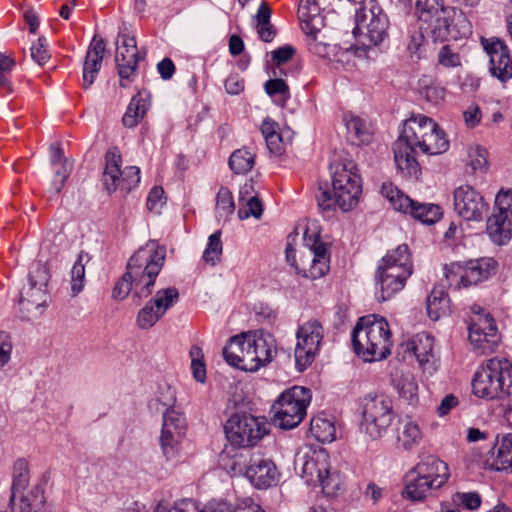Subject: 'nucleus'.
<instances>
[{"mask_svg": "<svg viewBox=\"0 0 512 512\" xmlns=\"http://www.w3.org/2000/svg\"><path fill=\"white\" fill-rule=\"evenodd\" d=\"M449 148L445 132L430 117L422 114L405 120L400 136L393 145L394 161L404 176L416 175L419 165L416 155H439Z\"/></svg>", "mask_w": 512, "mask_h": 512, "instance_id": "nucleus-1", "label": "nucleus"}, {"mask_svg": "<svg viewBox=\"0 0 512 512\" xmlns=\"http://www.w3.org/2000/svg\"><path fill=\"white\" fill-rule=\"evenodd\" d=\"M355 354L365 362L381 361L391 354L392 333L388 321L376 314L360 317L352 331Z\"/></svg>", "mask_w": 512, "mask_h": 512, "instance_id": "nucleus-2", "label": "nucleus"}, {"mask_svg": "<svg viewBox=\"0 0 512 512\" xmlns=\"http://www.w3.org/2000/svg\"><path fill=\"white\" fill-rule=\"evenodd\" d=\"M449 478L446 462L435 455L424 456L406 472L402 496L411 502H424L442 489Z\"/></svg>", "mask_w": 512, "mask_h": 512, "instance_id": "nucleus-3", "label": "nucleus"}, {"mask_svg": "<svg viewBox=\"0 0 512 512\" xmlns=\"http://www.w3.org/2000/svg\"><path fill=\"white\" fill-rule=\"evenodd\" d=\"M333 195L327 189H319L316 195L318 206L322 210L338 207L347 212L352 210L359 201L362 192V181L357 165L352 160L331 165Z\"/></svg>", "mask_w": 512, "mask_h": 512, "instance_id": "nucleus-4", "label": "nucleus"}, {"mask_svg": "<svg viewBox=\"0 0 512 512\" xmlns=\"http://www.w3.org/2000/svg\"><path fill=\"white\" fill-rule=\"evenodd\" d=\"M165 258L166 247L155 240L146 242L129 258L126 271L134 280L137 298L151 295Z\"/></svg>", "mask_w": 512, "mask_h": 512, "instance_id": "nucleus-5", "label": "nucleus"}, {"mask_svg": "<svg viewBox=\"0 0 512 512\" xmlns=\"http://www.w3.org/2000/svg\"><path fill=\"white\" fill-rule=\"evenodd\" d=\"M305 250L297 259L296 250L288 242L285 249L287 262L295 268L297 274L308 279H319L329 271L330 257L325 243L316 231L307 228L304 233Z\"/></svg>", "mask_w": 512, "mask_h": 512, "instance_id": "nucleus-6", "label": "nucleus"}, {"mask_svg": "<svg viewBox=\"0 0 512 512\" xmlns=\"http://www.w3.org/2000/svg\"><path fill=\"white\" fill-rule=\"evenodd\" d=\"M512 366L506 360L489 359L479 367L472 379V392L475 396L493 400L511 393Z\"/></svg>", "mask_w": 512, "mask_h": 512, "instance_id": "nucleus-7", "label": "nucleus"}, {"mask_svg": "<svg viewBox=\"0 0 512 512\" xmlns=\"http://www.w3.org/2000/svg\"><path fill=\"white\" fill-rule=\"evenodd\" d=\"M354 3L359 5L355 10L354 36L359 37L363 45L375 47L388 45L390 22L386 13L375 5L368 8L364 0ZM369 4H372V1Z\"/></svg>", "mask_w": 512, "mask_h": 512, "instance_id": "nucleus-8", "label": "nucleus"}, {"mask_svg": "<svg viewBox=\"0 0 512 512\" xmlns=\"http://www.w3.org/2000/svg\"><path fill=\"white\" fill-rule=\"evenodd\" d=\"M360 432L372 440L382 438L394 419L393 404L384 394L369 393L361 399Z\"/></svg>", "mask_w": 512, "mask_h": 512, "instance_id": "nucleus-9", "label": "nucleus"}, {"mask_svg": "<svg viewBox=\"0 0 512 512\" xmlns=\"http://www.w3.org/2000/svg\"><path fill=\"white\" fill-rule=\"evenodd\" d=\"M311 398V391L302 386L283 391L272 406L275 424L285 430L297 427L306 416Z\"/></svg>", "mask_w": 512, "mask_h": 512, "instance_id": "nucleus-10", "label": "nucleus"}, {"mask_svg": "<svg viewBox=\"0 0 512 512\" xmlns=\"http://www.w3.org/2000/svg\"><path fill=\"white\" fill-rule=\"evenodd\" d=\"M224 430L231 445L238 448L253 447L270 431L264 417L246 412L233 413L225 423Z\"/></svg>", "mask_w": 512, "mask_h": 512, "instance_id": "nucleus-11", "label": "nucleus"}, {"mask_svg": "<svg viewBox=\"0 0 512 512\" xmlns=\"http://www.w3.org/2000/svg\"><path fill=\"white\" fill-rule=\"evenodd\" d=\"M497 266L491 257L452 262L444 266V275L451 288H467L489 279L496 273Z\"/></svg>", "mask_w": 512, "mask_h": 512, "instance_id": "nucleus-12", "label": "nucleus"}, {"mask_svg": "<svg viewBox=\"0 0 512 512\" xmlns=\"http://www.w3.org/2000/svg\"><path fill=\"white\" fill-rule=\"evenodd\" d=\"M381 194L395 211L408 214L423 224H434L443 215L439 205L414 201L390 182L382 184Z\"/></svg>", "mask_w": 512, "mask_h": 512, "instance_id": "nucleus-13", "label": "nucleus"}, {"mask_svg": "<svg viewBox=\"0 0 512 512\" xmlns=\"http://www.w3.org/2000/svg\"><path fill=\"white\" fill-rule=\"evenodd\" d=\"M468 339L477 354H490L500 342L497 324L488 312L478 307L473 310L468 323Z\"/></svg>", "mask_w": 512, "mask_h": 512, "instance_id": "nucleus-14", "label": "nucleus"}, {"mask_svg": "<svg viewBox=\"0 0 512 512\" xmlns=\"http://www.w3.org/2000/svg\"><path fill=\"white\" fill-rule=\"evenodd\" d=\"M122 158L117 148L107 151L105 155V170L103 184L109 193L120 189L130 192L140 182V169L136 166H127L121 169Z\"/></svg>", "mask_w": 512, "mask_h": 512, "instance_id": "nucleus-15", "label": "nucleus"}, {"mask_svg": "<svg viewBox=\"0 0 512 512\" xmlns=\"http://www.w3.org/2000/svg\"><path fill=\"white\" fill-rule=\"evenodd\" d=\"M324 328L317 319H310L299 325L296 332L295 361L300 371L306 369L320 351Z\"/></svg>", "mask_w": 512, "mask_h": 512, "instance_id": "nucleus-16", "label": "nucleus"}, {"mask_svg": "<svg viewBox=\"0 0 512 512\" xmlns=\"http://www.w3.org/2000/svg\"><path fill=\"white\" fill-rule=\"evenodd\" d=\"M178 301L179 291L175 287L159 289L138 311L137 327L141 330L151 329Z\"/></svg>", "mask_w": 512, "mask_h": 512, "instance_id": "nucleus-17", "label": "nucleus"}, {"mask_svg": "<svg viewBox=\"0 0 512 512\" xmlns=\"http://www.w3.org/2000/svg\"><path fill=\"white\" fill-rule=\"evenodd\" d=\"M247 363L248 372H257L270 364L277 355V343L273 335L262 330L248 331Z\"/></svg>", "mask_w": 512, "mask_h": 512, "instance_id": "nucleus-18", "label": "nucleus"}, {"mask_svg": "<svg viewBox=\"0 0 512 512\" xmlns=\"http://www.w3.org/2000/svg\"><path fill=\"white\" fill-rule=\"evenodd\" d=\"M344 7V0H301L298 7V18L302 30L315 37L324 27V16L321 12H336Z\"/></svg>", "mask_w": 512, "mask_h": 512, "instance_id": "nucleus-19", "label": "nucleus"}, {"mask_svg": "<svg viewBox=\"0 0 512 512\" xmlns=\"http://www.w3.org/2000/svg\"><path fill=\"white\" fill-rule=\"evenodd\" d=\"M145 58V52L141 53L137 48L134 36L120 33L115 62L120 78V86L127 87L136 76L139 62Z\"/></svg>", "mask_w": 512, "mask_h": 512, "instance_id": "nucleus-20", "label": "nucleus"}, {"mask_svg": "<svg viewBox=\"0 0 512 512\" xmlns=\"http://www.w3.org/2000/svg\"><path fill=\"white\" fill-rule=\"evenodd\" d=\"M187 425L185 417L175 409L165 411L160 435V446L166 459H173L179 451Z\"/></svg>", "mask_w": 512, "mask_h": 512, "instance_id": "nucleus-21", "label": "nucleus"}, {"mask_svg": "<svg viewBox=\"0 0 512 512\" xmlns=\"http://www.w3.org/2000/svg\"><path fill=\"white\" fill-rule=\"evenodd\" d=\"M481 44L490 58V71L502 82L512 78V59L508 46L497 37L481 38Z\"/></svg>", "mask_w": 512, "mask_h": 512, "instance_id": "nucleus-22", "label": "nucleus"}, {"mask_svg": "<svg viewBox=\"0 0 512 512\" xmlns=\"http://www.w3.org/2000/svg\"><path fill=\"white\" fill-rule=\"evenodd\" d=\"M454 208L467 221H479L488 209L483 196L469 185L454 191Z\"/></svg>", "mask_w": 512, "mask_h": 512, "instance_id": "nucleus-23", "label": "nucleus"}, {"mask_svg": "<svg viewBox=\"0 0 512 512\" xmlns=\"http://www.w3.org/2000/svg\"><path fill=\"white\" fill-rule=\"evenodd\" d=\"M406 350L413 353L424 373L432 375L436 371L434 338L430 334L425 332L416 334L407 342Z\"/></svg>", "mask_w": 512, "mask_h": 512, "instance_id": "nucleus-24", "label": "nucleus"}, {"mask_svg": "<svg viewBox=\"0 0 512 512\" xmlns=\"http://www.w3.org/2000/svg\"><path fill=\"white\" fill-rule=\"evenodd\" d=\"M301 465V477L309 485H317L323 473L329 472V455L323 450L305 453L298 459Z\"/></svg>", "mask_w": 512, "mask_h": 512, "instance_id": "nucleus-25", "label": "nucleus"}, {"mask_svg": "<svg viewBox=\"0 0 512 512\" xmlns=\"http://www.w3.org/2000/svg\"><path fill=\"white\" fill-rule=\"evenodd\" d=\"M105 52V42L102 38L93 37L83 63L82 87L89 88L98 76L102 66L103 56Z\"/></svg>", "mask_w": 512, "mask_h": 512, "instance_id": "nucleus-26", "label": "nucleus"}, {"mask_svg": "<svg viewBox=\"0 0 512 512\" xmlns=\"http://www.w3.org/2000/svg\"><path fill=\"white\" fill-rule=\"evenodd\" d=\"M246 477L257 488H268L278 480V471L270 459L252 460L245 470Z\"/></svg>", "mask_w": 512, "mask_h": 512, "instance_id": "nucleus-27", "label": "nucleus"}, {"mask_svg": "<svg viewBox=\"0 0 512 512\" xmlns=\"http://www.w3.org/2000/svg\"><path fill=\"white\" fill-rule=\"evenodd\" d=\"M452 16H456V9L448 6L436 15H432L430 20L419 22L423 24L427 36L434 41H445L452 34Z\"/></svg>", "mask_w": 512, "mask_h": 512, "instance_id": "nucleus-28", "label": "nucleus"}, {"mask_svg": "<svg viewBox=\"0 0 512 512\" xmlns=\"http://www.w3.org/2000/svg\"><path fill=\"white\" fill-rule=\"evenodd\" d=\"M246 345V332L231 337L223 348V357L230 366L248 372Z\"/></svg>", "mask_w": 512, "mask_h": 512, "instance_id": "nucleus-29", "label": "nucleus"}, {"mask_svg": "<svg viewBox=\"0 0 512 512\" xmlns=\"http://www.w3.org/2000/svg\"><path fill=\"white\" fill-rule=\"evenodd\" d=\"M491 452V467L493 469L512 471V434L497 436Z\"/></svg>", "mask_w": 512, "mask_h": 512, "instance_id": "nucleus-30", "label": "nucleus"}, {"mask_svg": "<svg viewBox=\"0 0 512 512\" xmlns=\"http://www.w3.org/2000/svg\"><path fill=\"white\" fill-rule=\"evenodd\" d=\"M44 503V490L40 486L18 493L17 499L10 502L14 512H39Z\"/></svg>", "mask_w": 512, "mask_h": 512, "instance_id": "nucleus-31", "label": "nucleus"}, {"mask_svg": "<svg viewBox=\"0 0 512 512\" xmlns=\"http://www.w3.org/2000/svg\"><path fill=\"white\" fill-rule=\"evenodd\" d=\"M343 121L347 129L348 139L356 145L367 144L371 140V132L366 121L352 113H345Z\"/></svg>", "mask_w": 512, "mask_h": 512, "instance_id": "nucleus-32", "label": "nucleus"}, {"mask_svg": "<svg viewBox=\"0 0 512 512\" xmlns=\"http://www.w3.org/2000/svg\"><path fill=\"white\" fill-rule=\"evenodd\" d=\"M512 218L496 212L487 221V234L491 240L503 245L510 239Z\"/></svg>", "mask_w": 512, "mask_h": 512, "instance_id": "nucleus-33", "label": "nucleus"}, {"mask_svg": "<svg viewBox=\"0 0 512 512\" xmlns=\"http://www.w3.org/2000/svg\"><path fill=\"white\" fill-rule=\"evenodd\" d=\"M150 107V101L142 92H138L130 101L125 114L122 117V123L127 128H133L144 118Z\"/></svg>", "mask_w": 512, "mask_h": 512, "instance_id": "nucleus-34", "label": "nucleus"}, {"mask_svg": "<svg viewBox=\"0 0 512 512\" xmlns=\"http://www.w3.org/2000/svg\"><path fill=\"white\" fill-rule=\"evenodd\" d=\"M427 313L431 320L437 321L450 313V299L441 287L432 289L427 298Z\"/></svg>", "mask_w": 512, "mask_h": 512, "instance_id": "nucleus-35", "label": "nucleus"}, {"mask_svg": "<svg viewBox=\"0 0 512 512\" xmlns=\"http://www.w3.org/2000/svg\"><path fill=\"white\" fill-rule=\"evenodd\" d=\"M409 277L401 276V274L397 275H387L385 274H375V280L378 285H380V296L378 299L380 301H386L390 299L394 294L401 291L406 281Z\"/></svg>", "mask_w": 512, "mask_h": 512, "instance_id": "nucleus-36", "label": "nucleus"}, {"mask_svg": "<svg viewBox=\"0 0 512 512\" xmlns=\"http://www.w3.org/2000/svg\"><path fill=\"white\" fill-rule=\"evenodd\" d=\"M47 301L46 287H40L35 283H28L21 292L20 306L27 312L42 307Z\"/></svg>", "mask_w": 512, "mask_h": 512, "instance_id": "nucleus-37", "label": "nucleus"}, {"mask_svg": "<svg viewBox=\"0 0 512 512\" xmlns=\"http://www.w3.org/2000/svg\"><path fill=\"white\" fill-rule=\"evenodd\" d=\"M395 388L399 396L409 404H415L418 400V384L411 372H402L395 380Z\"/></svg>", "mask_w": 512, "mask_h": 512, "instance_id": "nucleus-38", "label": "nucleus"}, {"mask_svg": "<svg viewBox=\"0 0 512 512\" xmlns=\"http://www.w3.org/2000/svg\"><path fill=\"white\" fill-rule=\"evenodd\" d=\"M310 431L322 443H330L336 438L334 422L323 416H316L311 419Z\"/></svg>", "mask_w": 512, "mask_h": 512, "instance_id": "nucleus-39", "label": "nucleus"}, {"mask_svg": "<svg viewBox=\"0 0 512 512\" xmlns=\"http://www.w3.org/2000/svg\"><path fill=\"white\" fill-rule=\"evenodd\" d=\"M28 463L25 459H17L13 465V481L10 502L17 499L18 493L25 491L29 484Z\"/></svg>", "mask_w": 512, "mask_h": 512, "instance_id": "nucleus-40", "label": "nucleus"}, {"mask_svg": "<svg viewBox=\"0 0 512 512\" xmlns=\"http://www.w3.org/2000/svg\"><path fill=\"white\" fill-rule=\"evenodd\" d=\"M271 9L269 5L263 1L257 11V32L261 40L264 42H271L276 34L273 25L270 23Z\"/></svg>", "mask_w": 512, "mask_h": 512, "instance_id": "nucleus-41", "label": "nucleus"}, {"mask_svg": "<svg viewBox=\"0 0 512 512\" xmlns=\"http://www.w3.org/2000/svg\"><path fill=\"white\" fill-rule=\"evenodd\" d=\"M388 266L401 265L408 270H413V264L409 248L406 244H401L397 248L390 250L379 262Z\"/></svg>", "mask_w": 512, "mask_h": 512, "instance_id": "nucleus-42", "label": "nucleus"}, {"mask_svg": "<svg viewBox=\"0 0 512 512\" xmlns=\"http://www.w3.org/2000/svg\"><path fill=\"white\" fill-rule=\"evenodd\" d=\"M254 155L246 149L234 151L229 158V166L236 174L249 172L254 165Z\"/></svg>", "mask_w": 512, "mask_h": 512, "instance_id": "nucleus-43", "label": "nucleus"}, {"mask_svg": "<svg viewBox=\"0 0 512 512\" xmlns=\"http://www.w3.org/2000/svg\"><path fill=\"white\" fill-rule=\"evenodd\" d=\"M189 356L191 358V372L193 378L199 383H205L207 379V372L202 348L198 345H193L190 348Z\"/></svg>", "mask_w": 512, "mask_h": 512, "instance_id": "nucleus-44", "label": "nucleus"}, {"mask_svg": "<svg viewBox=\"0 0 512 512\" xmlns=\"http://www.w3.org/2000/svg\"><path fill=\"white\" fill-rule=\"evenodd\" d=\"M223 246L221 241V231H215L208 238L206 248L203 252L202 259L205 263L215 266L220 262Z\"/></svg>", "mask_w": 512, "mask_h": 512, "instance_id": "nucleus-45", "label": "nucleus"}, {"mask_svg": "<svg viewBox=\"0 0 512 512\" xmlns=\"http://www.w3.org/2000/svg\"><path fill=\"white\" fill-rule=\"evenodd\" d=\"M264 89L274 99V102L281 106L285 105L290 97L289 87L283 79H269L264 84Z\"/></svg>", "mask_w": 512, "mask_h": 512, "instance_id": "nucleus-46", "label": "nucleus"}, {"mask_svg": "<svg viewBox=\"0 0 512 512\" xmlns=\"http://www.w3.org/2000/svg\"><path fill=\"white\" fill-rule=\"evenodd\" d=\"M216 215L219 219L227 220L235 210V204L231 191L227 187H221L216 197Z\"/></svg>", "mask_w": 512, "mask_h": 512, "instance_id": "nucleus-47", "label": "nucleus"}, {"mask_svg": "<svg viewBox=\"0 0 512 512\" xmlns=\"http://www.w3.org/2000/svg\"><path fill=\"white\" fill-rule=\"evenodd\" d=\"M317 485L321 486L322 492L328 497H334L338 494L342 487V478L339 472L331 471L323 473L321 479L317 481Z\"/></svg>", "mask_w": 512, "mask_h": 512, "instance_id": "nucleus-48", "label": "nucleus"}, {"mask_svg": "<svg viewBox=\"0 0 512 512\" xmlns=\"http://www.w3.org/2000/svg\"><path fill=\"white\" fill-rule=\"evenodd\" d=\"M83 259L84 255L83 253H80L70 272L72 296H77L81 293L85 286V264Z\"/></svg>", "mask_w": 512, "mask_h": 512, "instance_id": "nucleus-49", "label": "nucleus"}, {"mask_svg": "<svg viewBox=\"0 0 512 512\" xmlns=\"http://www.w3.org/2000/svg\"><path fill=\"white\" fill-rule=\"evenodd\" d=\"M422 439V432L419 426L414 422H407L399 436V441L406 450H411L417 446Z\"/></svg>", "mask_w": 512, "mask_h": 512, "instance_id": "nucleus-50", "label": "nucleus"}, {"mask_svg": "<svg viewBox=\"0 0 512 512\" xmlns=\"http://www.w3.org/2000/svg\"><path fill=\"white\" fill-rule=\"evenodd\" d=\"M416 7L419 21H427L447 6L444 5L443 0H417Z\"/></svg>", "mask_w": 512, "mask_h": 512, "instance_id": "nucleus-51", "label": "nucleus"}, {"mask_svg": "<svg viewBox=\"0 0 512 512\" xmlns=\"http://www.w3.org/2000/svg\"><path fill=\"white\" fill-rule=\"evenodd\" d=\"M452 503L467 510H477L482 503L481 496L477 492H456L452 495Z\"/></svg>", "mask_w": 512, "mask_h": 512, "instance_id": "nucleus-52", "label": "nucleus"}, {"mask_svg": "<svg viewBox=\"0 0 512 512\" xmlns=\"http://www.w3.org/2000/svg\"><path fill=\"white\" fill-rule=\"evenodd\" d=\"M451 20H453L451 37L466 38L472 34V24L462 11H456V16H452Z\"/></svg>", "mask_w": 512, "mask_h": 512, "instance_id": "nucleus-53", "label": "nucleus"}, {"mask_svg": "<svg viewBox=\"0 0 512 512\" xmlns=\"http://www.w3.org/2000/svg\"><path fill=\"white\" fill-rule=\"evenodd\" d=\"M130 292H133V297L135 296V285L134 280L126 271L122 277L115 283L114 288L112 290V297L115 300H124Z\"/></svg>", "mask_w": 512, "mask_h": 512, "instance_id": "nucleus-54", "label": "nucleus"}, {"mask_svg": "<svg viewBox=\"0 0 512 512\" xmlns=\"http://www.w3.org/2000/svg\"><path fill=\"white\" fill-rule=\"evenodd\" d=\"M50 274L47 266L40 261L33 262L29 269L28 283H35L40 287H46Z\"/></svg>", "mask_w": 512, "mask_h": 512, "instance_id": "nucleus-55", "label": "nucleus"}, {"mask_svg": "<svg viewBox=\"0 0 512 512\" xmlns=\"http://www.w3.org/2000/svg\"><path fill=\"white\" fill-rule=\"evenodd\" d=\"M295 49L290 45H285L277 48L272 52V61L276 65L273 69L274 76L282 74L283 70L281 66L287 63L294 55Z\"/></svg>", "mask_w": 512, "mask_h": 512, "instance_id": "nucleus-56", "label": "nucleus"}, {"mask_svg": "<svg viewBox=\"0 0 512 512\" xmlns=\"http://www.w3.org/2000/svg\"><path fill=\"white\" fill-rule=\"evenodd\" d=\"M469 166L473 172L484 171L487 166V151L482 147L470 148L468 152Z\"/></svg>", "mask_w": 512, "mask_h": 512, "instance_id": "nucleus-57", "label": "nucleus"}, {"mask_svg": "<svg viewBox=\"0 0 512 512\" xmlns=\"http://www.w3.org/2000/svg\"><path fill=\"white\" fill-rule=\"evenodd\" d=\"M262 213L263 205L256 196H252L249 199H247L246 207H241L238 210V216L242 220L247 219L250 216L260 218Z\"/></svg>", "mask_w": 512, "mask_h": 512, "instance_id": "nucleus-58", "label": "nucleus"}, {"mask_svg": "<svg viewBox=\"0 0 512 512\" xmlns=\"http://www.w3.org/2000/svg\"><path fill=\"white\" fill-rule=\"evenodd\" d=\"M498 213L512 218V190H500L495 198Z\"/></svg>", "mask_w": 512, "mask_h": 512, "instance_id": "nucleus-59", "label": "nucleus"}, {"mask_svg": "<svg viewBox=\"0 0 512 512\" xmlns=\"http://www.w3.org/2000/svg\"><path fill=\"white\" fill-rule=\"evenodd\" d=\"M438 62L445 68H455L461 65L458 53L453 52L450 46L444 45L438 52Z\"/></svg>", "mask_w": 512, "mask_h": 512, "instance_id": "nucleus-60", "label": "nucleus"}, {"mask_svg": "<svg viewBox=\"0 0 512 512\" xmlns=\"http://www.w3.org/2000/svg\"><path fill=\"white\" fill-rule=\"evenodd\" d=\"M30 50L32 59L39 65H44L50 59L45 38H39L37 42L33 43Z\"/></svg>", "mask_w": 512, "mask_h": 512, "instance_id": "nucleus-61", "label": "nucleus"}, {"mask_svg": "<svg viewBox=\"0 0 512 512\" xmlns=\"http://www.w3.org/2000/svg\"><path fill=\"white\" fill-rule=\"evenodd\" d=\"M15 66V61L0 53V86L10 91V82L7 78V73L11 72Z\"/></svg>", "mask_w": 512, "mask_h": 512, "instance_id": "nucleus-62", "label": "nucleus"}, {"mask_svg": "<svg viewBox=\"0 0 512 512\" xmlns=\"http://www.w3.org/2000/svg\"><path fill=\"white\" fill-rule=\"evenodd\" d=\"M163 194L164 190L161 187L155 186L150 190L146 200V206L149 211L159 213L160 208L164 204Z\"/></svg>", "mask_w": 512, "mask_h": 512, "instance_id": "nucleus-63", "label": "nucleus"}, {"mask_svg": "<svg viewBox=\"0 0 512 512\" xmlns=\"http://www.w3.org/2000/svg\"><path fill=\"white\" fill-rule=\"evenodd\" d=\"M195 512H238V502L233 506L226 501L212 500L202 510Z\"/></svg>", "mask_w": 512, "mask_h": 512, "instance_id": "nucleus-64", "label": "nucleus"}]
</instances>
